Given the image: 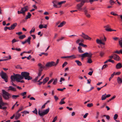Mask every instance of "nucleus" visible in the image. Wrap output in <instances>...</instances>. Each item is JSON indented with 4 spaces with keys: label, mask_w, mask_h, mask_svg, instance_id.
I'll use <instances>...</instances> for the list:
<instances>
[{
    "label": "nucleus",
    "mask_w": 122,
    "mask_h": 122,
    "mask_svg": "<svg viewBox=\"0 0 122 122\" xmlns=\"http://www.w3.org/2000/svg\"><path fill=\"white\" fill-rule=\"evenodd\" d=\"M87 57H88V58H91L92 54L91 53H88V54H87Z\"/></svg>",
    "instance_id": "58836bf2"
},
{
    "label": "nucleus",
    "mask_w": 122,
    "mask_h": 122,
    "mask_svg": "<svg viewBox=\"0 0 122 122\" xmlns=\"http://www.w3.org/2000/svg\"><path fill=\"white\" fill-rule=\"evenodd\" d=\"M75 62H76L77 65L79 66H81L82 65V63L79 60H76Z\"/></svg>",
    "instance_id": "cd10ccee"
},
{
    "label": "nucleus",
    "mask_w": 122,
    "mask_h": 122,
    "mask_svg": "<svg viewBox=\"0 0 122 122\" xmlns=\"http://www.w3.org/2000/svg\"><path fill=\"white\" fill-rule=\"evenodd\" d=\"M118 117V115L117 114H115L113 118L114 119L116 120L117 119Z\"/></svg>",
    "instance_id": "a18cd8bd"
},
{
    "label": "nucleus",
    "mask_w": 122,
    "mask_h": 122,
    "mask_svg": "<svg viewBox=\"0 0 122 122\" xmlns=\"http://www.w3.org/2000/svg\"><path fill=\"white\" fill-rule=\"evenodd\" d=\"M110 4L111 5H113L114 3V1L112 0H111L109 1Z\"/></svg>",
    "instance_id": "8fccbe9b"
},
{
    "label": "nucleus",
    "mask_w": 122,
    "mask_h": 122,
    "mask_svg": "<svg viewBox=\"0 0 122 122\" xmlns=\"http://www.w3.org/2000/svg\"><path fill=\"white\" fill-rule=\"evenodd\" d=\"M81 36L85 40H91V38L83 32L82 33V35H81Z\"/></svg>",
    "instance_id": "6e6552de"
},
{
    "label": "nucleus",
    "mask_w": 122,
    "mask_h": 122,
    "mask_svg": "<svg viewBox=\"0 0 122 122\" xmlns=\"http://www.w3.org/2000/svg\"><path fill=\"white\" fill-rule=\"evenodd\" d=\"M24 108V107L23 106H21L20 107L19 109L17 111L18 112H20Z\"/></svg>",
    "instance_id": "e433bc0d"
},
{
    "label": "nucleus",
    "mask_w": 122,
    "mask_h": 122,
    "mask_svg": "<svg viewBox=\"0 0 122 122\" xmlns=\"http://www.w3.org/2000/svg\"><path fill=\"white\" fill-rule=\"evenodd\" d=\"M31 15V14L30 12H28L27 13V15L25 17V19L26 20L30 18Z\"/></svg>",
    "instance_id": "393cba45"
},
{
    "label": "nucleus",
    "mask_w": 122,
    "mask_h": 122,
    "mask_svg": "<svg viewBox=\"0 0 122 122\" xmlns=\"http://www.w3.org/2000/svg\"><path fill=\"white\" fill-rule=\"evenodd\" d=\"M14 75H12L11 76V80L12 81H15V79L18 82L19 80L22 79L21 75L18 74H15L14 73Z\"/></svg>",
    "instance_id": "7ed1b4c3"
},
{
    "label": "nucleus",
    "mask_w": 122,
    "mask_h": 122,
    "mask_svg": "<svg viewBox=\"0 0 122 122\" xmlns=\"http://www.w3.org/2000/svg\"><path fill=\"white\" fill-rule=\"evenodd\" d=\"M12 81L11 80V81L12 83L11 84H12V85L13 86H15V87L17 86L15 84H14V83H13V81Z\"/></svg>",
    "instance_id": "4d7b16f0"
},
{
    "label": "nucleus",
    "mask_w": 122,
    "mask_h": 122,
    "mask_svg": "<svg viewBox=\"0 0 122 122\" xmlns=\"http://www.w3.org/2000/svg\"><path fill=\"white\" fill-rule=\"evenodd\" d=\"M7 108V107H2L1 106V108H0V109H2L4 110L5 111V110H6Z\"/></svg>",
    "instance_id": "052dcab7"
},
{
    "label": "nucleus",
    "mask_w": 122,
    "mask_h": 122,
    "mask_svg": "<svg viewBox=\"0 0 122 122\" xmlns=\"http://www.w3.org/2000/svg\"><path fill=\"white\" fill-rule=\"evenodd\" d=\"M110 26L109 25H107L104 27L105 28V30L108 31H111V28H110Z\"/></svg>",
    "instance_id": "f8f14e48"
},
{
    "label": "nucleus",
    "mask_w": 122,
    "mask_h": 122,
    "mask_svg": "<svg viewBox=\"0 0 122 122\" xmlns=\"http://www.w3.org/2000/svg\"><path fill=\"white\" fill-rule=\"evenodd\" d=\"M32 112L34 113L37 115V111L36 108H35L34 110Z\"/></svg>",
    "instance_id": "79ce46f5"
},
{
    "label": "nucleus",
    "mask_w": 122,
    "mask_h": 122,
    "mask_svg": "<svg viewBox=\"0 0 122 122\" xmlns=\"http://www.w3.org/2000/svg\"><path fill=\"white\" fill-rule=\"evenodd\" d=\"M108 66L107 65L105 64L102 67V70L103 69L105 68H106L108 67Z\"/></svg>",
    "instance_id": "a19ab883"
},
{
    "label": "nucleus",
    "mask_w": 122,
    "mask_h": 122,
    "mask_svg": "<svg viewBox=\"0 0 122 122\" xmlns=\"http://www.w3.org/2000/svg\"><path fill=\"white\" fill-rule=\"evenodd\" d=\"M15 67L16 68H18V69H21L22 68L20 66V65H17L16 66H15Z\"/></svg>",
    "instance_id": "864d4df0"
},
{
    "label": "nucleus",
    "mask_w": 122,
    "mask_h": 122,
    "mask_svg": "<svg viewBox=\"0 0 122 122\" xmlns=\"http://www.w3.org/2000/svg\"><path fill=\"white\" fill-rule=\"evenodd\" d=\"M50 108H48L44 111L42 112L39 110L38 111V114L40 116H43L47 114L49 112Z\"/></svg>",
    "instance_id": "20e7f679"
},
{
    "label": "nucleus",
    "mask_w": 122,
    "mask_h": 122,
    "mask_svg": "<svg viewBox=\"0 0 122 122\" xmlns=\"http://www.w3.org/2000/svg\"><path fill=\"white\" fill-rule=\"evenodd\" d=\"M57 78L56 79L54 80L53 82V84L54 85H56L57 83Z\"/></svg>",
    "instance_id": "ea45409f"
},
{
    "label": "nucleus",
    "mask_w": 122,
    "mask_h": 122,
    "mask_svg": "<svg viewBox=\"0 0 122 122\" xmlns=\"http://www.w3.org/2000/svg\"><path fill=\"white\" fill-rule=\"evenodd\" d=\"M2 96L5 100H8L11 98V95L10 93L4 90H2Z\"/></svg>",
    "instance_id": "f03ea898"
},
{
    "label": "nucleus",
    "mask_w": 122,
    "mask_h": 122,
    "mask_svg": "<svg viewBox=\"0 0 122 122\" xmlns=\"http://www.w3.org/2000/svg\"><path fill=\"white\" fill-rule=\"evenodd\" d=\"M55 62L52 61L47 63L46 65V66L47 67H51L52 66H55Z\"/></svg>",
    "instance_id": "1a4fd4ad"
},
{
    "label": "nucleus",
    "mask_w": 122,
    "mask_h": 122,
    "mask_svg": "<svg viewBox=\"0 0 122 122\" xmlns=\"http://www.w3.org/2000/svg\"><path fill=\"white\" fill-rule=\"evenodd\" d=\"M114 59L117 61H119L120 59L119 56L115 54H114Z\"/></svg>",
    "instance_id": "f3484780"
},
{
    "label": "nucleus",
    "mask_w": 122,
    "mask_h": 122,
    "mask_svg": "<svg viewBox=\"0 0 122 122\" xmlns=\"http://www.w3.org/2000/svg\"><path fill=\"white\" fill-rule=\"evenodd\" d=\"M17 24L16 23H15L13 24L11 26L12 30L14 29L15 27L17 25Z\"/></svg>",
    "instance_id": "bb28decb"
},
{
    "label": "nucleus",
    "mask_w": 122,
    "mask_h": 122,
    "mask_svg": "<svg viewBox=\"0 0 122 122\" xmlns=\"http://www.w3.org/2000/svg\"><path fill=\"white\" fill-rule=\"evenodd\" d=\"M106 95V94H105L103 95L102 96L101 98V99L102 100H105L106 99V96H105V95Z\"/></svg>",
    "instance_id": "72a5a7b5"
},
{
    "label": "nucleus",
    "mask_w": 122,
    "mask_h": 122,
    "mask_svg": "<svg viewBox=\"0 0 122 122\" xmlns=\"http://www.w3.org/2000/svg\"><path fill=\"white\" fill-rule=\"evenodd\" d=\"M31 37H29L27 40H25L26 42H28L29 44H30V40L31 39Z\"/></svg>",
    "instance_id": "c756f323"
},
{
    "label": "nucleus",
    "mask_w": 122,
    "mask_h": 122,
    "mask_svg": "<svg viewBox=\"0 0 122 122\" xmlns=\"http://www.w3.org/2000/svg\"><path fill=\"white\" fill-rule=\"evenodd\" d=\"M44 75L43 76H42L41 78L39 80H38V81H37V82H39L40 81H41L42 79L44 78Z\"/></svg>",
    "instance_id": "0e129e2a"
},
{
    "label": "nucleus",
    "mask_w": 122,
    "mask_h": 122,
    "mask_svg": "<svg viewBox=\"0 0 122 122\" xmlns=\"http://www.w3.org/2000/svg\"><path fill=\"white\" fill-rule=\"evenodd\" d=\"M39 28L40 29H41L43 28H46L47 27V26L46 25L44 24L43 25L40 24L39 25Z\"/></svg>",
    "instance_id": "a211bd4d"
},
{
    "label": "nucleus",
    "mask_w": 122,
    "mask_h": 122,
    "mask_svg": "<svg viewBox=\"0 0 122 122\" xmlns=\"http://www.w3.org/2000/svg\"><path fill=\"white\" fill-rule=\"evenodd\" d=\"M103 116L104 117H106V118L107 120H109L110 118V117H109V115H103Z\"/></svg>",
    "instance_id": "603ef678"
},
{
    "label": "nucleus",
    "mask_w": 122,
    "mask_h": 122,
    "mask_svg": "<svg viewBox=\"0 0 122 122\" xmlns=\"http://www.w3.org/2000/svg\"><path fill=\"white\" fill-rule=\"evenodd\" d=\"M117 81L119 84H121L122 83V79L119 77L117 78Z\"/></svg>",
    "instance_id": "aec40b11"
},
{
    "label": "nucleus",
    "mask_w": 122,
    "mask_h": 122,
    "mask_svg": "<svg viewBox=\"0 0 122 122\" xmlns=\"http://www.w3.org/2000/svg\"><path fill=\"white\" fill-rule=\"evenodd\" d=\"M121 72L120 71H118V72H117L115 74V75H120L121 74Z\"/></svg>",
    "instance_id": "69168bd1"
},
{
    "label": "nucleus",
    "mask_w": 122,
    "mask_h": 122,
    "mask_svg": "<svg viewBox=\"0 0 122 122\" xmlns=\"http://www.w3.org/2000/svg\"><path fill=\"white\" fill-rule=\"evenodd\" d=\"M104 54V52L102 51L100 52V55L102 57Z\"/></svg>",
    "instance_id": "3c124183"
},
{
    "label": "nucleus",
    "mask_w": 122,
    "mask_h": 122,
    "mask_svg": "<svg viewBox=\"0 0 122 122\" xmlns=\"http://www.w3.org/2000/svg\"><path fill=\"white\" fill-rule=\"evenodd\" d=\"M67 64V63L66 62H65L63 64L62 66V67H64V66H66V65Z\"/></svg>",
    "instance_id": "5fc2aeb1"
},
{
    "label": "nucleus",
    "mask_w": 122,
    "mask_h": 122,
    "mask_svg": "<svg viewBox=\"0 0 122 122\" xmlns=\"http://www.w3.org/2000/svg\"><path fill=\"white\" fill-rule=\"evenodd\" d=\"M42 55H44L46 56H47L48 55V54L47 53H41V54H39V55L41 56Z\"/></svg>",
    "instance_id": "473e14b6"
},
{
    "label": "nucleus",
    "mask_w": 122,
    "mask_h": 122,
    "mask_svg": "<svg viewBox=\"0 0 122 122\" xmlns=\"http://www.w3.org/2000/svg\"><path fill=\"white\" fill-rule=\"evenodd\" d=\"M3 102L1 96V95H0V104L2 105Z\"/></svg>",
    "instance_id": "49530a36"
},
{
    "label": "nucleus",
    "mask_w": 122,
    "mask_h": 122,
    "mask_svg": "<svg viewBox=\"0 0 122 122\" xmlns=\"http://www.w3.org/2000/svg\"><path fill=\"white\" fill-rule=\"evenodd\" d=\"M57 116H56L55 117H54L52 121V122H55L56 120H57Z\"/></svg>",
    "instance_id": "680f3d73"
},
{
    "label": "nucleus",
    "mask_w": 122,
    "mask_h": 122,
    "mask_svg": "<svg viewBox=\"0 0 122 122\" xmlns=\"http://www.w3.org/2000/svg\"><path fill=\"white\" fill-rule=\"evenodd\" d=\"M26 37L25 35H24L21 36H20L19 38L20 40H22L24 38H25Z\"/></svg>",
    "instance_id": "2f4dec72"
},
{
    "label": "nucleus",
    "mask_w": 122,
    "mask_h": 122,
    "mask_svg": "<svg viewBox=\"0 0 122 122\" xmlns=\"http://www.w3.org/2000/svg\"><path fill=\"white\" fill-rule=\"evenodd\" d=\"M54 80V79H52L50 80L48 83V84H50Z\"/></svg>",
    "instance_id": "bf43d9fd"
},
{
    "label": "nucleus",
    "mask_w": 122,
    "mask_h": 122,
    "mask_svg": "<svg viewBox=\"0 0 122 122\" xmlns=\"http://www.w3.org/2000/svg\"><path fill=\"white\" fill-rule=\"evenodd\" d=\"M66 2L65 1H62L60 2H58V5H61L63 3H64Z\"/></svg>",
    "instance_id": "de8ad7c7"
},
{
    "label": "nucleus",
    "mask_w": 122,
    "mask_h": 122,
    "mask_svg": "<svg viewBox=\"0 0 122 122\" xmlns=\"http://www.w3.org/2000/svg\"><path fill=\"white\" fill-rule=\"evenodd\" d=\"M85 15L88 18H90L91 17V15L88 13V11L87 10H85L84 11Z\"/></svg>",
    "instance_id": "6ab92c4d"
},
{
    "label": "nucleus",
    "mask_w": 122,
    "mask_h": 122,
    "mask_svg": "<svg viewBox=\"0 0 122 122\" xmlns=\"http://www.w3.org/2000/svg\"><path fill=\"white\" fill-rule=\"evenodd\" d=\"M59 61V59H57V60L56 63H55V64H54L55 65V66H56L57 65Z\"/></svg>",
    "instance_id": "09e8293b"
},
{
    "label": "nucleus",
    "mask_w": 122,
    "mask_h": 122,
    "mask_svg": "<svg viewBox=\"0 0 122 122\" xmlns=\"http://www.w3.org/2000/svg\"><path fill=\"white\" fill-rule=\"evenodd\" d=\"M97 43L98 44H101L102 41L101 40L99 39H97L96 40Z\"/></svg>",
    "instance_id": "c9c22d12"
},
{
    "label": "nucleus",
    "mask_w": 122,
    "mask_h": 122,
    "mask_svg": "<svg viewBox=\"0 0 122 122\" xmlns=\"http://www.w3.org/2000/svg\"><path fill=\"white\" fill-rule=\"evenodd\" d=\"M86 2H87V0H83L80 3L77 5V9L79 11H81L82 9V7L84 5V4Z\"/></svg>",
    "instance_id": "423d86ee"
},
{
    "label": "nucleus",
    "mask_w": 122,
    "mask_h": 122,
    "mask_svg": "<svg viewBox=\"0 0 122 122\" xmlns=\"http://www.w3.org/2000/svg\"><path fill=\"white\" fill-rule=\"evenodd\" d=\"M122 67V65L121 63H118L116 66V67L117 69H120Z\"/></svg>",
    "instance_id": "dca6fc26"
},
{
    "label": "nucleus",
    "mask_w": 122,
    "mask_h": 122,
    "mask_svg": "<svg viewBox=\"0 0 122 122\" xmlns=\"http://www.w3.org/2000/svg\"><path fill=\"white\" fill-rule=\"evenodd\" d=\"M21 76L22 79L24 78L28 80H31L32 79V77L29 76L30 73L24 71L21 72Z\"/></svg>",
    "instance_id": "f257e3e1"
},
{
    "label": "nucleus",
    "mask_w": 122,
    "mask_h": 122,
    "mask_svg": "<svg viewBox=\"0 0 122 122\" xmlns=\"http://www.w3.org/2000/svg\"><path fill=\"white\" fill-rule=\"evenodd\" d=\"M0 74L2 78L6 82H7L8 81V77L6 73L2 71L0 72Z\"/></svg>",
    "instance_id": "39448f33"
},
{
    "label": "nucleus",
    "mask_w": 122,
    "mask_h": 122,
    "mask_svg": "<svg viewBox=\"0 0 122 122\" xmlns=\"http://www.w3.org/2000/svg\"><path fill=\"white\" fill-rule=\"evenodd\" d=\"M81 47L80 46H79L78 47V49L79 52L80 53H83L84 51L81 50Z\"/></svg>",
    "instance_id": "7c9ffc66"
},
{
    "label": "nucleus",
    "mask_w": 122,
    "mask_h": 122,
    "mask_svg": "<svg viewBox=\"0 0 122 122\" xmlns=\"http://www.w3.org/2000/svg\"><path fill=\"white\" fill-rule=\"evenodd\" d=\"M54 98L56 101H57L58 99V98L56 96H54Z\"/></svg>",
    "instance_id": "774afa93"
},
{
    "label": "nucleus",
    "mask_w": 122,
    "mask_h": 122,
    "mask_svg": "<svg viewBox=\"0 0 122 122\" xmlns=\"http://www.w3.org/2000/svg\"><path fill=\"white\" fill-rule=\"evenodd\" d=\"M49 78L48 77H46L45 78L43 79V84H44L47 81L49 80Z\"/></svg>",
    "instance_id": "a878e982"
},
{
    "label": "nucleus",
    "mask_w": 122,
    "mask_h": 122,
    "mask_svg": "<svg viewBox=\"0 0 122 122\" xmlns=\"http://www.w3.org/2000/svg\"><path fill=\"white\" fill-rule=\"evenodd\" d=\"M65 97H64L61 99V100L60 102H59V104L60 105H62V104H64L65 103V102L64 101V100L65 99Z\"/></svg>",
    "instance_id": "4be33fe9"
},
{
    "label": "nucleus",
    "mask_w": 122,
    "mask_h": 122,
    "mask_svg": "<svg viewBox=\"0 0 122 122\" xmlns=\"http://www.w3.org/2000/svg\"><path fill=\"white\" fill-rule=\"evenodd\" d=\"M28 10V6H26L23 8H22L21 10V13L23 14H25L26 11H27Z\"/></svg>",
    "instance_id": "9d476101"
},
{
    "label": "nucleus",
    "mask_w": 122,
    "mask_h": 122,
    "mask_svg": "<svg viewBox=\"0 0 122 122\" xmlns=\"http://www.w3.org/2000/svg\"><path fill=\"white\" fill-rule=\"evenodd\" d=\"M19 112L17 111L15 114V119H18L19 118L21 115L20 113H19Z\"/></svg>",
    "instance_id": "4468645a"
},
{
    "label": "nucleus",
    "mask_w": 122,
    "mask_h": 122,
    "mask_svg": "<svg viewBox=\"0 0 122 122\" xmlns=\"http://www.w3.org/2000/svg\"><path fill=\"white\" fill-rule=\"evenodd\" d=\"M7 88L8 89V91H11L14 92H15L16 91L15 88L14 87L11 86H9V87H7Z\"/></svg>",
    "instance_id": "9b49d317"
},
{
    "label": "nucleus",
    "mask_w": 122,
    "mask_h": 122,
    "mask_svg": "<svg viewBox=\"0 0 122 122\" xmlns=\"http://www.w3.org/2000/svg\"><path fill=\"white\" fill-rule=\"evenodd\" d=\"M52 3L53 4V6L56 8H58V7L57 6V5H58V2L57 0H54L52 2Z\"/></svg>",
    "instance_id": "ddd939ff"
},
{
    "label": "nucleus",
    "mask_w": 122,
    "mask_h": 122,
    "mask_svg": "<svg viewBox=\"0 0 122 122\" xmlns=\"http://www.w3.org/2000/svg\"><path fill=\"white\" fill-rule=\"evenodd\" d=\"M66 23V22L65 21H63L58 26V27H61L64 25Z\"/></svg>",
    "instance_id": "5701e85b"
},
{
    "label": "nucleus",
    "mask_w": 122,
    "mask_h": 122,
    "mask_svg": "<svg viewBox=\"0 0 122 122\" xmlns=\"http://www.w3.org/2000/svg\"><path fill=\"white\" fill-rule=\"evenodd\" d=\"M99 114V112H97L96 113V116L95 117L96 119H97L98 118Z\"/></svg>",
    "instance_id": "37998d69"
},
{
    "label": "nucleus",
    "mask_w": 122,
    "mask_h": 122,
    "mask_svg": "<svg viewBox=\"0 0 122 122\" xmlns=\"http://www.w3.org/2000/svg\"><path fill=\"white\" fill-rule=\"evenodd\" d=\"M38 71L39 72L38 73L37 76L34 79L32 80V81L34 82H36L37 81L38 78L41 76V75L42 73V70H38Z\"/></svg>",
    "instance_id": "0eeeda50"
},
{
    "label": "nucleus",
    "mask_w": 122,
    "mask_h": 122,
    "mask_svg": "<svg viewBox=\"0 0 122 122\" xmlns=\"http://www.w3.org/2000/svg\"><path fill=\"white\" fill-rule=\"evenodd\" d=\"M38 65L40 67L39 68L38 70H42V71L43 69L45 67L44 66L42 65V64L41 63H38Z\"/></svg>",
    "instance_id": "2eb2a0df"
},
{
    "label": "nucleus",
    "mask_w": 122,
    "mask_h": 122,
    "mask_svg": "<svg viewBox=\"0 0 122 122\" xmlns=\"http://www.w3.org/2000/svg\"><path fill=\"white\" fill-rule=\"evenodd\" d=\"M68 58H70L71 59H76V57L75 55H72L71 56H68Z\"/></svg>",
    "instance_id": "412c9836"
},
{
    "label": "nucleus",
    "mask_w": 122,
    "mask_h": 122,
    "mask_svg": "<svg viewBox=\"0 0 122 122\" xmlns=\"http://www.w3.org/2000/svg\"><path fill=\"white\" fill-rule=\"evenodd\" d=\"M93 104L92 103H89L87 105V106L89 107H91L93 106Z\"/></svg>",
    "instance_id": "c03bdc74"
},
{
    "label": "nucleus",
    "mask_w": 122,
    "mask_h": 122,
    "mask_svg": "<svg viewBox=\"0 0 122 122\" xmlns=\"http://www.w3.org/2000/svg\"><path fill=\"white\" fill-rule=\"evenodd\" d=\"M111 14L114 16L118 15L117 14L113 12H111Z\"/></svg>",
    "instance_id": "e2e57ef3"
},
{
    "label": "nucleus",
    "mask_w": 122,
    "mask_h": 122,
    "mask_svg": "<svg viewBox=\"0 0 122 122\" xmlns=\"http://www.w3.org/2000/svg\"><path fill=\"white\" fill-rule=\"evenodd\" d=\"M18 41H18H16L15 39H13L12 41V43H15L16 42Z\"/></svg>",
    "instance_id": "13d9d810"
},
{
    "label": "nucleus",
    "mask_w": 122,
    "mask_h": 122,
    "mask_svg": "<svg viewBox=\"0 0 122 122\" xmlns=\"http://www.w3.org/2000/svg\"><path fill=\"white\" fill-rule=\"evenodd\" d=\"M115 72H113L112 74L111 75V77L112 78L113 77L114 75L115 74Z\"/></svg>",
    "instance_id": "338daca9"
},
{
    "label": "nucleus",
    "mask_w": 122,
    "mask_h": 122,
    "mask_svg": "<svg viewBox=\"0 0 122 122\" xmlns=\"http://www.w3.org/2000/svg\"><path fill=\"white\" fill-rule=\"evenodd\" d=\"M88 54V53L86 52L83 54H81V57L83 58H85L87 57V54Z\"/></svg>",
    "instance_id": "c85d7f7f"
},
{
    "label": "nucleus",
    "mask_w": 122,
    "mask_h": 122,
    "mask_svg": "<svg viewBox=\"0 0 122 122\" xmlns=\"http://www.w3.org/2000/svg\"><path fill=\"white\" fill-rule=\"evenodd\" d=\"M20 96L18 95H12L11 97L12 99H16L17 98L19 97Z\"/></svg>",
    "instance_id": "b1692460"
},
{
    "label": "nucleus",
    "mask_w": 122,
    "mask_h": 122,
    "mask_svg": "<svg viewBox=\"0 0 122 122\" xmlns=\"http://www.w3.org/2000/svg\"><path fill=\"white\" fill-rule=\"evenodd\" d=\"M87 62L89 63H91L92 62V60L90 58H88V61Z\"/></svg>",
    "instance_id": "4c0bfd02"
},
{
    "label": "nucleus",
    "mask_w": 122,
    "mask_h": 122,
    "mask_svg": "<svg viewBox=\"0 0 122 122\" xmlns=\"http://www.w3.org/2000/svg\"><path fill=\"white\" fill-rule=\"evenodd\" d=\"M26 92H24L23 93H22L21 94V95L23 96H24V95H26Z\"/></svg>",
    "instance_id": "6e6d98bb"
},
{
    "label": "nucleus",
    "mask_w": 122,
    "mask_h": 122,
    "mask_svg": "<svg viewBox=\"0 0 122 122\" xmlns=\"http://www.w3.org/2000/svg\"><path fill=\"white\" fill-rule=\"evenodd\" d=\"M119 44L121 46L122 45V38H120L119 39Z\"/></svg>",
    "instance_id": "f704fd0d"
}]
</instances>
